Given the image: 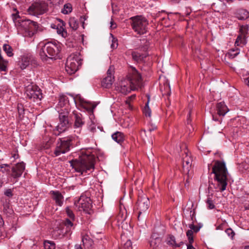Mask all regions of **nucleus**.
I'll list each match as a JSON object with an SVG mask.
<instances>
[{"label": "nucleus", "mask_w": 249, "mask_h": 249, "mask_svg": "<svg viewBox=\"0 0 249 249\" xmlns=\"http://www.w3.org/2000/svg\"><path fill=\"white\" fill-rule=\"evenodd\" d=\"M94 155L85 154L78 159L70 161V163L75 171L83 174L94 169Z\"/></svg>", "instance_id": "nucleus-3"}, {"label": "nucleus", "mask_w": 249, "mask_h": 249, "mask_svg": "<svg viewBox=\"0 0 249 249\" xmlns=\"http://www.w3.org/2000/svg\"><path fill=\"white\" fill-rule=\"evenodd\" d=\"M112 138L117 143L121 144L124 140V135L123 133L117 131L112 135Z\"/></svg>", "instance_id": "nucleus-26"}, {"label": "nucleus", "mask_w": 249, "mask_h": 249, "mask_svg": "<svg viewBox=\"0 0 249 249\" xmlns=\"http://www.w3.org/2000/svg\"><path fill=\"white\" fill-rule=\"evenodd\" d=\"M189 228L192 231L193 230L194 232H198L201 227L200 226H196L193 224H189Z\"/></svg>", "instance_id": "nucleus-39"}, {"label": "nucleus", "mask_w": 249, "mask_h": 249, "mask_svg": "<svg viewBox=\"0 0 249 249\" xmlns=\"http://www.w3.org/2000/svg\"><path fill=\"white\" fill-rule=\"evenodd\" d=\"M225 232L232 239L233 238V237L235 235V232L231 228L227 229L225 230Z\"/></svg>", "instance_id": "nucleus-38"}, {"label": "nucleus", "mask_w": 249, "mask_h": 249, "mask_svg": "<svg viewBox=\"0 0 249 249\" xmlns=\"http://www.w3.org/2000/svg\"><path fill=\"white\" fill-rule=\"evenodd\" d=\"M3 211L4 213H11V211L9 209V206L8 205H5L4 206Z\"/></svg>", "instance_id": "nucleus-45"}, {"label": "nucleus", "mask_w": 249, "mask_h": 249, "mask_svg": "<svg viewBox=\"0 0 249 249\" xmlns=\"http://www.w3.org/2000/svg\"><path fill=\"white\" fill-rule=\"evenodd\" d=\"M206 203L208 205V208L209 209H213L215 208V205L214 204L213 201L212 200V198L210 197V196H208Z\"/></svg>", "instance_id": "nucleus-36"}, {"label": "nucleus", "mask_w": 249, "mask_h": 249, "mask_svg": "<svg viewBox=\"0 0 249 249\" xmlns=\"http://www.w3.org/2000/svg\"><path fill=\"white\" fill-rule=\"evenodd\" d=\"M213 118L214 120H215V121L218 120V119H217L216 118H215V117L214 116H213Z\"/></svg>", "instance_id": "nucleus-62"}, {"label": "nucleus", "mask_w": 249, "mask_h": 249, "mask_svg": "<svg viewBox=\"0 0 249 249\" xmlns=\"http://www.w3.org/2000/svg\"><path fill=\"white\" fill-rule=\"evenodd\" d=\"M72 8L71 4L68 3L64 5L63 8L61 10V12L64 14H68L72 11Z\"/></svg>", "instance_id": "nucleus-31"}, {"label": "nucleus", "mask_w": 249, "mask_h": 249, "mask_svg": "<svg viewBox=\"0 0 249 249\" xmlns=\"http://www.w3.org/2000/svg\"><path fill=\"white\" fill-rule=\"evenodd\" d=\"M60 46L56 42H48L45 43L39 50V55L43 61L53 59L59 53Z\"/></svg>", "instance_id": "nucleus-5"}, {"label": "nucleus", "mask_w": 249, "mask_h": 249, "mask_svg": "<svg viewBox=\"0 0 249 249\" xmlns=\"http://www.w3.org/2000/svg\"><path fill=\"white\" fill-rule=\"evenodd\" d=\"M131 101L128 98H127L126 100H125V102L126 104L128 105L129 107H130V102Z\"/></svg>", "instance_id": "nucleus-52"}, {"label": "nucleus", "mask_w": 249, "mask_h": 249, "mask_svg": "<svg viewBox=\"0 0 249 249\" xmlns=\"http://www.w3.org/2000/svg\"><path fill=\"white\" fill-rule=\"evenodd\" d=\"M191 113V109H190L189 111V113L187 116V122L188 124H189L191 122V119H190Z\"/></svg>", "instance_id": "nucleus-47"}, {"label": "nucleus", "mask_w": 249, "mask_h": 249, "mask_svg": "<svg viewBox=\"0 0 249 249\" xmlns=\"http://www.w3.org/2000/svg\"><path fill=\"white\" fill-rule=\"evenodd\" d=\"M49 10L48 4L45 1L34 2L28 9L30 15L38 16L47 13Z\"/></svg>", "instance_id": "nucleus-9"}, {"label": "nucleus", "mask_w": 249, "mask_h": 249, "mask_svg": "<svg viewBox=\"0 0 249 249\" xmlns=\"http://www.w3.org/2000/svg\"><path fill=\"white\" fill-rule=\"evenodd\" d=\"M87 240V238H86L85 237H83V238H82V242H83V244H85V242H85V240Z\"/></svg>", "instance_id": "nucleus-58"}, {"label": "nucleus", "mask_w": 249, "mask_h": 249, "mask_svg": "<svg viewBox=\"0 0 249 249\" xmlns=\"http://www.w3.org/2000/svg\"><path fill=\"white\" fill-rule=\"evenodd\" d=\"M15 24L19 30L23 31L24 36L32 37L37 31L38 25L37 22L30 19H22L18 15L13 14Z\"/></svg>", "instance_id": "nucleus-4"}, {"label": "nucleus", "mask_w": 249, "mask_h": 249, "mask_svg": "<svg viewBox=\"0 0 249 249\" xmlns=\"http://www.w3.org/2000/svg\"><path fill=\"white\" fill-rule=\"evenodd\" d=\"M66 212L68 215V216L70 217V218L71 220H74L75 218V216L72 211L69 208V207H67L66 208Z\"/></svg>", "instance_id": "nucleus-37"}, {"label": "nucleus", "mask_w": 249, "mask_h": 249, "mask_svg": "<svg viewBox=\"0 0 249 249\" xmlns=\"http://www.w3.org/2000/svg\"><path fill=\"white\" fill-rule=\"evenodd\" d=\"M3 50L5 52L7 56L11 57L14 55L13 53V49L9 44H4L3 46Z\"/></svg>", "instance_id": "nucleus-29"}, {"label": "nucleus", "mask_w": 249, "mask_h": 249, "mask_svg": "<svg viewBox=\"0 0 249 249\" xmlns=\"http://www.w3.org/2000/svg\"><path fill=\"white\" fill-rule=\"evenodd\" d=\"M166 242L167 244L173 247H174L175 246H177L175 237L173 235H168L166 238Z\"/></svg>", "instance_id": "nucleus-28"}, {"label": "nucleus", "mask_w": 249, "mask_h": 249, "mask_svg": "<svg viewBox=\"0 0 249 249\" xmlns=\"http://www.w3.org/2000/svg\"><path fill=\"white\" fill-rule=\"evenodd\" d=\"M183 242H180L178 244H177V246H175L174 247H179L181 245H183Z\"/></svg>", "instance_id": "nucleus-56"}, {"label": "nucleus", "mask_w": 249, "mask_h": 249, "mask_svg": "<svg viewBox=\"0 0 249 249\" xmlns=\"http://www.w3.org/2000/svg\"><path fill=\"white\" fill-rule=\"evenodd\" d=\"M75 249H82V247H81V245H76L75 246Z\"/></svg>", "instance_id": "nucleus-55"}, {"label": "nucleus", "mask_w": 249, "mask_h": 249, "mask_svg": "<svg viewBox=\"0 0 249 249\" xmlns=\"http://www.w3.org/2000/svg\"><path fill=\"white\" fill-rule=\"evenodd\" d=\"M187 249H196L192 245H187Z\"/></svg>", "instance_id": "nucleus-54"}, {"label": "nucleus", "mask_w": 249, "mask_h": 249, "mask_svg": "<svg viewBox=\"0 0 249 249\" xmlns=\"http://www.w3.org/2000/svg\"><path fill=\"white\" fill-rule=\"evenodd\" d=\"M74 205L78 208H81L86 213H91L92 206L89 197L81 196L77 201H75Z\"/></svg>", "instance_id": "nucleus-13"}, {"label": "nucleus", "mask_w": 249, "mask_h": 249, "mask_svg": "<svg viewBox=\"0 0 249 249\" xmlns=\"http://www.w3.org/2000/svg\"><path fill=\"white\" fill-rule=\"evenodd\" d=\"M59 114V123L56 127V131H58L57 135L66 131L71 125V123L69 120V112L64 111L63 109H60L58 111Z\"/></svg>", "instance_id": "nucleus-10"}, {"label": "nucleus", "mask_w": 249, "mask_h": 249, "mask_svg": "<svg viewBox=\"0 0 249 249\" xmlns=\"http://www.w3.org/2000/svg\"><path fill=\"white\" fill-rule=\"evenodd\" d=\"M4 167L3 166V164H1V165H0V169H2L3 168H4Z\"/></svg>", "instance_id": "nucleus-63"}, {"label": "nucleus", "mask_w": 249, "mask_h": 249, "mask_svg": "<svg viewBox=\"0 0 249 249\" xmlns=\"http://www.w3.org/2000/svg\"><path fill=\"white\" fill-rule=\"evenodd\" d=\"M150 246L152 249H164L161 238L154 234L150 238Z\"/></svg>", "instance_id": "nucleus-16"}, {"label": "nucleus", "mask_w": 249, "mask_h": 249, "mask_svg": "<svg viewBox=\"0 0 249 249\" xmlns=\"http://www.w3.org/2000/svg\"><path fill=\"white\" fill-rule=\"evenodd\" d=\"M25 170V164L22 162L17 163L12 168L11 176L15 178H19Z\"/></svg>", "instance_id": "nucleus-18"}, {"label": "nucleus", "mask_w": 249, "mask_h": 249, "mask_svg": "<svg viewBox=\"0 0 249 249\" xmlns=\"http://www.w3.org/2000/svg\"><path fill=\"white\" fill-rule=\"evenodd\" d=\"M147 97H148V101L144 107L143 111V113L145 114V116L150 117L151 112V110L149 108V107L148 106V103L149 102L150 97L149 96H147Z\"/></svg>", "instance_id": "nucleus-35"}, {"label": "nucleus", "mask_w": 249, "mask_h": 249, "mask_svg": "<svg viewBox=\"0 0 249 249\" xmlns=\"http://www.w3.org/2000/svg\"><path fill=\"white\" fill-rule=\"evenodd\" d=\"M25 93L29 99H33L34 101L36 99L40 100L42 98L40 89L38 86L33 83L25 87Z\"/></svg>", "instance_id": "nucleus-12"}, {"label": "nucleus", "mask_w": 249, "mask_h": 249, "mask_svg": "<svg viewBox=\"0 0 249 249\" xmlns=\"http://www.w3.org/2000/svg\"><path fill=\"white\" fill-rule=\"evenodd\" d=\"M132 56L133 59L137 62H139L140 61H141L143 60V59L145 57V56H144L143 55L141 54L138 53L136 52H133L132 53Z\"/></svg>", "instance_id": "nucleus-32"}, {"label": "nucleus", "mask_w": 249, "mask_h": 249, "mask_svg": "<svg viewBox=\"0 0 249 249\" xmlns=\"http://www.w3.org/2000/svg\"><path fill=\"white\" fill-rule=\"evenodd\" d=\"M124 249H132V243L130 240H128L124 244Z\"/></svg>", "instance_id": "nucleus-40"}, {"label": "nucleus", "mask_w": 249, "mask_h": 249, "mask_svg": "<svg viewBox=\"0 0 249 249\" xmlns=\"http://www.w3.org/2000/svg\"><path fill=\"white\" fill-rule=\"evenodd\" d=\"M18 110L19 115L24 114V109L22 104H18Z\"/></svg>", "instance_id": "nucleus-41"}, {"label": "nucleus", "mask_w": 249, "mask_h": 249, "mask_svg": "<svg viewBox=\"0 0 249 249\" xmlns=\"http://www.w3.org/2000/svg\"><path fill=\"white\" fill-rule=\"evenodd\" d=\"M64 224L66 227L67 232H70L71 231V229L74 228L73 223L72 222L71 220L68 218L66 219V220L64 222Z\"/></svg>", "instance_id": "nucleus-30"}, {"label": "nucleus", "mask_w": 249, "mask_h": 249, "mask_svg": "<svg viewBox=\"0 0 249 249\" xmlns=\"http://www.w3.org/2000/svg\"><path fill=\"white\" fill-rule=\"evenodd\" d=\"M72 138L71 137L59 139L53 152L55 157L59 156L69 152L72 145Z\"/></svg>", "instance_id": "nucleus-8"}, {"label": "nucleus", "mask_w": 249, "mask_h": 249, "mask_svg": "<svg viewBox=\"0 0 249 249\" xmlns=\"http://www.w3.org/2000/svg\"><path fill=\"white\" fill-rule=\"evenodd\" d=\"M113 72H114L113 69L112 67H110L107 71V76H112L113 75Z\"/></svg>", "instance_id": "nucleus-44"}, {"label": "nucleus", "mask_w": 249, "mask_h": 249, "mask_svg": "<svg viewBox=\"0 0 249 249\" xmlns=\"http://www.w3.org/2000/svg\"><path fill=\"white\" fill-rule=\"evenodd\" d=\"M110 24H111V26H110L111 28L114 29L116 27V24L113 23V21L112 20H111V21H110Z\"/></svg>", "instance_id": "nucleus-51"}, {"label": "nucleus", "mask_w": 249, "mask_h": 249, "mask_svg": "<svg viewBox=\"0 0 249 249\" xmlns=\"http://www.w3.org/2000/svg\"><path fill=\"white\" fill-rule=\"evenodd\" d=\"M57 107H60L61 109H64V111L69 112L70 110V105L69 100L66 95H61L60 96Z\"/></svg>", "instance_id": "nucleus-19"}, {"label": "nucleus", "mask_w": 249, "mask_h": 249, "mask_svg": "<svg viewBox=\"0 0 249 249\" xmlns=\"http://www.w3.org/2000/svg\"><path fill=\"white\" fill-rule=\"evenodd\" d=\"M136 97V95L135 94H133V95H132L131 96L128 97V98L131 100H134Z\"/></svg>", "instance_id": "nucleus-53"}, {"label": "nucleus", "mask_w": 249, "mask_h": 249, "mask_svg": "<svg viewBox=\"0 0 249 249\" xmlns=\"http://www.w3.org/2000/svg\"><path fill=\"white\" fill-rule=\"evenodd\" d=\"M4 195L8 197H12L13 196V193L11 189H8L4 192Z\"/></svg>", "instance_id": "nucleus-43"}, {"label": "nucleus", "mask_w": 249, "mask_h": 249, "mask_svg": "<svg viewBox=\"0 0 249 249\" xmlns=\"http://www.w3.org/2000/svg\"><path fill=\"white\" fill-rule=\"evenodd\" d=\"M225 225H226V223H221V224H220L219 226H218L216 227V230H222L224 229V227L225 226Z\"/></svg>", "instance_id": "nucleus-46"}, {"label": "nucleus", "mask_w": 249, "mask_h": 249, "mask_svg": "<svg viewBox=\"0 0 249 249\" xmlns=\"http://www.w3.org/2000/svg\"><path fill=\"white\" fill-rule=\"evenodd\" d=\"M18 157V155H17L16 154H14V156H13V157L15 159L17 158Z\"/></svg>", "instance_id": "nucleus-60"}, {"label": "nucleus", "mask_w": 249, "mask_h": 249, "mask_svg": "<svg viewBox=\"0 0 249 249\" xmlns=\"http://www.w3.org/2000/svg\"><path fill=\"white\" fill-rule=\"evenodd\" d=\"M44 247L45 249H55V245L53 242L46 241L44 243Z\"/></svg>", "instance_id": "nucleus-34"}, {"label": "nucleus", "mask_w": 249, "mask_h": 249, "mask_svg": "<svg viewBox=\"0 0 249 249\" xmlns=\"http://www.w3.org/2000/svg\"><path fill=\"white\" fill-rule=\"evenodd\" d=\"M137 204L138 209L140 210L138 216V220H140V215L142 212H144L148 209L149 205V201L147 197H141L138 199Z\"/></svg>", "instance_id": "nucleus-17"}, {"label": "nucleus", "mask_w": 249, "mask_h": 249, "mask_svg": "<svg viewBox=\"0 0 249 249\" xmlns=\"http://www.w3.org/2000/svg\"><path fill=\"white\" fill-rule=\"evenodd\" d=\"M72 113L75 119L74 126L75 127H81L84 124L82 115L75 111H73Z\"/></svg>", "instance_id": "nucleus-22"}, {"label": "nucleus", "mask_w": 249, "mask_h": 249, "mask_svg": "<svg viewBox=\"0 0 249 249\" xmlns=\"http://www.w3.org/2000/svg\"><path fill=\"white\" fill-rule=\"evenodd\" d=\"M236 17L239 20H245L249 17V12L245 9H239L235 13Z\"/></svg>", "instance_id": "nucleus-24"}, {"label": "nucleus", "mask_w": 249, "mask_h": 249, "mask_svg": "<svg viewBox=\"0 0 249 249\" xmlns=\"http://www.w3.org/2000/svg\"><path fill=\"white\" fill-rule=\"evenodd\" d=\"M240 31L242 33L243 35H239L238 36L235 42V47L229 50L228 54L230 58H234L239 53L240 49L239 48H237V46H239L241 44H245V34L247 32V29L245 27H241L240 29Z\"/></svg>", "instance_id": "nucleus-11"}, {"label": "nucleus", "mask_w": 249, "mask_h": 249, "mask_svg": "<svg viewBox=\"0 0 249 249\" xmlns=\"http://www.w3.org/2000/svg\"><path fill=\"white\" fill-rule=\"evenodd\" d=\"M3 224V220L1 216H0V226L2 225Z\"/></svg>", "instance_id": "nucleus-57"}, {"label": "nucleus", "mask_w": 249, "mask_h": 249, "mask_svg": "<svg viewBox=\"0 0 249 249\" xmlns=\"http://www.w3.org/2000/svg\"><path fill=\"white\" fill-rule=\"evenodd\" d=\"M69 24L70 27L73 30H76L79 26L78 21L74 18H71L69 19Z\"/></svg>", "instance_id": "nucleus-27"}, {"label": "nucleus", "mask_w": 249, "mask_h": 249, "mask_svg": "<svg viewBox=\"0 0 249 249\" xmlns=\"http://www.w3.org/2000/svg\"><path fill=\"white\" fill-rule=\"evenodd\" d=\"M187 237L193 236V231L191 230H188L186 232Z\"/></svg>", "instance_id": "nucleus-48"}, {"label": "nucleus", "mask_w": 249, "mask_h": 249, "mask_svg": "<svg viewBox=\"0 0 249 249\" xmlns=\"http://www.w3.org/2000/svg\"><path fill=\"white\" fill-rule=\"evenodd\" d=\"M130 19L131 20L132 29L138 34L143 35L147 32L148 23L145 18L137 16L131 18Z\"/></svg>", "instance_id": "nucleus-7"}, {"label": "nucleus", "mask_w": 249, "mask_h": 249, "mask_svg": "<svg viewBox=\"0 0 249 249\" xmlns=\"http://www.w3.org/2000/svg\"><path fill=\"white\" fill-rule=\"evenodd\" d=\"M126 211L125 209L124 208L123 210L120 208V211L118 214V219L122 221H124L126 218Z\"/></svg>", "instance_id": "nucleus-33"}, {"label": "nucleus", "mask_w": 249, "mask_h": 249, "mask_svg": "<svg viewBox=\"0 0 249 249\" xmlns=\"http://www.w3.org/2000/svg\"><path fill=\"white\" fill-rule=\"evenodd\" d=\"M82 59L79 53H72L67 58L66 64V71L70 75L77 71L81 66Z\"/></svg>", "instance_id": "nucleus-6"}, {"label": "nucleus", "mask_w": 249, "mask_h": 249, "mask_svg": "<svg viewBox=\"0 0 249 249\" xmlns=\"http://www.w3.org/2000/svg\"><path fill=\"white\" fill-rule=\"evenodd\" d=\"M212 173L214 175V180L217 182V188L221 192L225 190L227 185L228 172L225 162L216 160L213 166Z\"/></svg>", "instance_id": "nucleus-2"}, {"label": "nucleus", "mask_w": 249, "mask_h": 249, "mask_svg": "<svg viewBox=\"0 0 249 249\" xmlns=\"http://www.w3.org/2000/svg\"><path fill=\"white\" fill-rule=\"evenodd\" d=\"M245 84L249 87V76L244 79Z\"/></svg>", "instance_id": "nucleus-50"}, {"label": "nucleus", "mask_w": 249, "mask_h": 249, "mask_svg": "<svg viewBox=\"0 0 249 249\" xmlns=\"http://www.w3.org/2000/svg\"><path fill=\"white\" fill-rule=\"evenodd\" d=\"M114 81V77L111 76H107L102 81V86L105 88L108 89L111 87Z\"/></svg>", "instance_id": "nucleus-25"}, {"label": "nucleus", "mask_w": 249, "mask_h": 249, "mask_svg": "<svg viewBox=\"0 0 249 249\" xmlns=\"http://www.w3.org/2000/svg\"><path fill=\"white\" fill-rule=\"evenodd\" d=\"M3 166H4V167H9V165H8V164H3Z\"/></svg>", "instance_id": "nucleus-59"}, {"label": "nucleus", "mask_w": 249, "mask_h": 249, "mask_svg": "<svg viewBox=\"0 0 249 249\" xmlns=\"http://www.w3.org/2000/svg\"><path fill=\"white\" fill-rule=\"evenodd\" d=\"M2 181L0 179V187L2 186Z\"/></svg>", "instance_id": "nucleus-64"}, {"label": "nucleus", "mask_w": 249, "mask_h": 249, "mask_svg": "<svg viewBox=\"0 0 249 249\" xmlns=\"http://www.w3.org/2000/svg\"><path fill=\"white\" fill-rule=\"evenodd\" d=\"M50 193L53 195V198L55 200V203L61 206L63 202V196L59 191H51Z\"/></svg>", "instance_id": "nucleus-21"}, {"label": "nucleus", "mask_w": 249, "mask_h": 249, "mask_svg": "<svg viewBox=\"0 0 249 249\" xmlns=\"http://www.w3.org/2000/svg\"><path fill=\"white\" fill-rule=\"evenodd\" d=\"M118 46L117 39H115L113 38L112 40V43L111 45V48L113 49L116 48Z\"/></svg>", "instance_id": "nucleus-42"}, {"label": "nucleus", "mask_w": 249, "mask_h": 249, "mask_svg": "<svg viewBox=\"0 0 249 249\" xmlns=\"http://www.w3.org/2000/svg\"><path fill=\"white\" fill-rule=\"evenodd\" d=\"M192 163V159L190 156V154L187 151L182 156V169L183 173L184 174H189L190 170L191 169Z\"/></svg>", "instance_id": "nucleus-14"}, {"label": "nucleus", "mask_w": 249, "mask_h": 249, "mask_svg": "<svg viewBox=\"0 0 249 249\" xmlns=\"http://www.w3.org/2000/svg\"><path fill=\"white\" fill-rule=\"evenodd\" d=\"M36 65V61L35 56L30 53L24 54L22 56L20 62V67L22 70L25 69L29 65Z\"/></svg>", "instance_id": "nucleus-15"}, {"label": "nucleus", "mask_w": 249, "mask_h": 249, "mask_svg": "<svg viewBox=\"0 0 249 249\" xmlns=\"http://www.w3.org/2000/svg\"><path fill=\"white\" fill-rule=\"evenodd\" d=\"M142 86V80L141 74L134 67H131L127 79L120 81L116 87V89L121 93L126 94L131 90L141 88Z\"/></svg>", "instance_id": "nucleus-1"}, {"label": "nucleus", "mask_w": 249, "mask_h": 249, "mask_svg": "<svg viewBox=\"0 0 249 249\" xmlns=\"http://www.w3.org/2000/svg\"><path fill=\"white\" fill-rule=\"evenodd\" d=\"M152 130H153V129H152L149 128V129H148V130H147V131H148V132H151Z\"/></svg>", "instance_id": "nucleus-61"}, {"label": "nucleus", "mask_w": 249, "mask_h": 249, "mask_svg": "<svg viewBox=\"0 0 249 249\" xmlns=\"http://www.w3.org/2000/svg\"><path fill=\"white\" fill-rule=\"evenodd\" d=\"M216 110L219 116H224L228 112V109L224 103L220 102L216 105Z\"/></svg>", "instance_id": "nucleus-23"}, {"label": "nucleus", "mask_w": 249, "mask_h": 249, "mask_svg": "<svg viewBox=\"0 0 249 249\" xmlns=\"http://www.w3.org/2000/svg\"><path fill=\"white\" fill-rule=\"evenodd\" d=\"M189 244L188 245H192L193 243L194 242V237L193 236H190V237H187Z\"/></svg>", "instance_id": "nucleus-49"}, {"label": "nucleus", "mask_w": 249, "mask_h": 249, "mask_svg": "<svg viewBox=\"0 0 249 249\" xmlns=\"http://www.w3.org/2000/svg\"><path fill=\"white\" fill-rule=\"evenodd\" d=\"M59 23L58 24L56 27V32L58 34L61 35L62 37H66L68 34L64 27L65 26V22L61 19H58Z\"/></svg>", "instance_id": "nucleus-20"}]
</instances>
